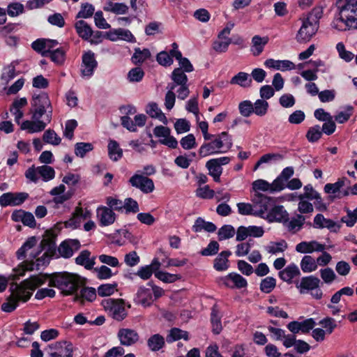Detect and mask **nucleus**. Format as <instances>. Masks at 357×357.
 <instances>
[{"label":"nucleus","instance_id":"f257e3e1","mask_svg":"<svg viewBox=\"0 0 357 357\" xmlns=\"http://www.w3.org/2000/svg\"><path fill=\"white\" fill-rule=\"evenodd\" d=\"M50 276L49 286L61 289L66 295L73 294L82 285L80 277L76 274L61 272L54 273Z\"/></svg>","mask_w":357,"mask_h":357},{"label":"nucleus","instance_id":"f03ea898","mask_svg":"<svg viewBox=\"0 0 357 357\" xmlns=\"http://www.w3.org/2000/svg\"><path fill=\"white\" fill-rule=\"evenodd\" d=\"M344 24L345 27H339L337 25L334 26L336 29L345 31L351 29H357V1L349 0L344 3V6H341L339 11V17L336 20Z\"/></svg>","mask_w":357,"mask_h":357},{"label":"nucleus","instance_id":"7ed1b4c3","mask_svg":"<svg viewBox=\"0 0 357 357\" xmlns=\"http://www.w3.org/2000/svg\"><path fill=\"white\" fill-rule=\"evenodd\" d=\"M31 107L30 112L32 114L31 119L33 120L40 119V118L46 114L47 123L51 121L52 107L47 93L41 92L40 94L33 96Z\"/></svg>","mask_w":357,"mask_h":357},{"label":"nucleus","instance_id":"20e7f679","mask_svg":"<svg viewBox=\"0 0 357 357\" xmlns=\"http://www.w3.org/2000/svg\"><path fill=\"white\" fill-rule=\"evenodd\" d=\"M12 291L11 294L8 296L6 301L1 305V309L6 312H13L18 306L19 302H26L31 296L32 293L24 290L20 285L16 284L15 291Z\"/></svg>","mask_w":357,"mask_h":357},{"label":"nucleus","instance_id":"39448f33","mask_svg":"<svg viewBox=\"0 0 357 357\" xmlns=\"http://www.w3.org/2000/svg\"><path fill=\"white\" fill-rule=\"evenodd\" d=\"M255 209V216L265 219L267 213L275 204V200L260 192L254 195L252 199Z\"/></svg>","mask_w":357,"mask_h":357},{"label":"nucleus","instance_id":"423d86ee","mask_svg":"<svg viewBox=\"0 0 357 357\" xmlns=\"http://www.w3.org/2000/svg\"><path fill=\"white\" fill-rule=\"evenodd\" d=\"M102 305L108 311L112 317L116 321H122L127 317L123 299L107 298L102 301Z\"/></svg>","mask_w":357,"mask_h":357},{"label":"nucleus","instance_id":"0eeeda50","mask_svg":"<svg viewBox=\"0 0 357 357\" xmlns=\"http://www.w3.org/2000/svg\"><path fill=\"white\" fill-rule=\"evenodd\" d=\"M319 17H320L316 16V20L314 22L310 21L309 17L303 20V24L296 37L298 43H307L315 35L319 28L318 19Z\"/></svg>","mask_w":357,"mask_h":357},{"label":"nucleus","instance_id":"6e6552de","mask_svg":"<svg viewBox=\"0 0 357 357\" xmlns=\"http://www.w3.org/2000/svg\"><path fill=\"white\" fill-rule=\"evenodd\" d=\"M57 234L54 230L47 229L45 231L43 235V238L40 243V250L33 255V257H36L43 250H45V253L49 257H54L56 255L57 248L56 245V238Z\"/></svg>","mask_w":357,"mask_h":357},{"label":"nucleus","instance_id":"1a4fd4ad","mask_svg":"<svg viewBox=\"0 0 357 357\" xmlns=\"http://www.w3.org/2000/svg\"><path fill=\"white\" fill-rule=\"evenodd\" d=\"M129 183L132 187L146 194L152 192L155 188L153 180L142 174H135L130 178Z\"/></svg>","mask_w":357,"mask_h":357},{"label":"nucleus","instance_id":"9d476101","mask_svg":"<svg viewBox=\"0 0 357 357\" xmlns=\"http://www.w3.org/2000/svg\"><path fill=\"white\" fill-rule=\"evenodd\" d=\"M98 66L93 52L89 51L82 56L81 73L82 77H91Z\"/></svg>","mask_w":357,"mask_h":357},{"label":"nucleus","instance_id":"9b49d317","mask_svg":"<svg viewBox=\"0 0 357 357\" xmlns=\"http://www.w3.org/2000/svg\"><path fill=\"white\" fill-rule=\"evenodd\" d=\"M80 246V242L77 239L65 240L61 242L57 248L59 255H56V257L61 256L65 259H68L73 256L74 250H78Z\"/></svg>","mask_w":357,"mask_h":357},{"label":"nucleus","instance_id":"f8f14e48","mask_svg":"<svg viewBox=\"0 0 357 357\" xmlns=\"http://www.w3.org/2000/svg\"><path fill=\"white\" fill-rule=\"evenodd\" d=\"M223 146V141L215 138L210 142L204 143L199 149V155L201 158H204L213 154L225 153V151H220Z\"/></svg>","mask_w":357,"mask_h":357},{"label":"nucleus","instance_id":"ddd939ff","mask_svg":"<svg viewBox=\"0 0 357 357\" xmlns=\"http://www.w3.org/2000/svg\"><path fill=\"white\" fill-rule=\"evenodd\" d=\"M268 222H278L286 223L289 220V214L282 205H274L271 208L265 218Z\"/></svg>","mask_w":357,"mask_h":357},{"label":"nucleus","instance_id":"4468645a","mask_svg":"<svg viewBox=\"0 0 357 357\" xmlns=\"http://www.w3.org/2000/svg\"><path fill=\"white\" fill-rule=\"evenodd\" d=\"M121 345L129 347L138 342L139 336L135 330L130 328H121L117 333Z\"/></svg>","mask_w":357,"mask_h":357},{"label":"nucleus","instance_id":"2eb2a0df","mask_svg":"<svg viewBox=\"0 0 357 357\" xmlns=\"http://www.w3.org/2000/svg\"><path fill=\"white\" fill-rule=\"evenodd\" d=\"M50 274H44L42 275H33L29 279H26L19 284L25 291L32 293L38 287L43 284L48 279L50 281Z\"/></svg>","mask_w":357,"mask_h":357},{"label":"nucleus","instance_id":"dca6fc26","mask_svg":"<svg viewBox=\"0 0 357 357\" xmlns=\"http://www.w3.org/2000/svg\"><path fill=\"white\" fill-rule=\"evenodd\" d=\"M51 348L56 350L50 354L51 357H73V347L70 342H56Z\"/></svg>","mask_w":357,"mask_h":357},{"label":"nucleus","instance_id":"f3484780","mask_svg":"<svg viewBox=\"0 0 357 357\" xmlns=\"http://www.w3.org/2000/svg\"><path fill=\"white\" fill-rule=\"evenodd\" d=\"M135 302L144 307H149L154 301L152 291L150 287L141 286L139 287L134 299Z\"/></svg>","mask_w":357,"mask_h":357},{"label":"nucleus","instance_id":"a211bd4d","mask_svg":"<svg viewBox=\"0 0 357 357\" xmlns=\"http://www.w3.org/2000/svg\"><path fill=\"white\" fill-rule=\"evenodd\" d=\"M97 217L101 226H108L113 224L116 220V214L109 208L100 206L97 209Z\"/></svg>","mask_w":357,"mask_h":357},{"label":"nucleus","instance_id":"6ab92c4d","mask_svg":"<svg viewBox=\"0 0 357 357\" xmlns=\"http://www.w3.org/2000/svg\"><path fill=\"white\" fill-rule=\"evenodd\" d=\"M324 250L325 245L316 241H302L296 246V251L300 253H312L314 251L322 252Z\"/></svg>","mask_w":357,"mask_h":357},{"label":"nucleus","instance_id":"aec40b11","mask_svg":"<svg viewBox=\"0 0 357 357\" xmlns=\"http://www.w3.org/2000/svg\"><path fill=\"white\" fill-rule=\"evenodd\" d=\"M185 73L181 68H176L171 75L173 82L168 84L167 89L174 90L177 86H183L188 84V79Z\"/></svg>","mask_w":357,"mask_h":357},{"label":"nucleus","instance_id":"412c9836","mask_svg":"<svg viewBox=\"0 0 357 357\" xmlns=\"http://www.w3.org/2000/svg\"><path fill=\"white\" fill-rule=\"evenodd\" d=\"M221 319L222 314L218 309V306L217 304H215L211 308V323L212 332L215 335L220 334L222 330Z\"/></svg>","mask_w":357,"mask_h":357},{"label":"nucleus","instance_id":"4be33fe9","mask_svg":"<svg viewBox=\"0 0 357 357\" xmlns=\"http://www.w3.org/2000/svg\"><path fill=\"white\" fill-rule=\"evenodd\" d=\"M46 123L40 119L29 121L26 120L21 124L20 128L24 130H27L29 133H34L41 132L45 130Z\"/></svg>","mask_w":357,"mask_h":357},{"label":"nucleus","instance_id":"5701e85b","mask_svg":"<svg viewBox=\"0 0 357 357\" xmlns=\"http://www.w3.org/2000/svg\"><path fill=\"white\" fill-rule=\"evenodd\" d=\"M320 280L313 275L306 276L302 278L299 285H297L298 288H300V292L304 293L305 290H314L319 287Z\"/></svg>","mask_w":357,"mask_h":357},{"label":"nucleus","instance_id":"b1692460","mask_svg":"<svg viewBox=\"0 0 357 357\" xmlns=\"http://www.w3.org/2000/svg\"><path fill=\"white\" fill-rule=\"evenodd\" d=\"M77 35L84 40H89L93 35L90 25L84 20H79L75 24Z\"/></svg>","mask_w":357,"mask_h":357},{"label":"nucleus","instance_id":"393cba45","mask_svg":"<svg viewBox=\"0 0 357 357\" xmlns=\"http://www.w3.org/2000/svg\"><path fill=\"white\" fill-rule=\"evenodd\" d=\"M300 274L298 266L294 264L287 266L284 269L279 272L280 279L288 283H291L292 279Z\"/></svg>","mask_w":357,"mask_h":357},{"label":"nucleus","instance_id":"a878e982","mask_svg":"<svg viewBox=\"0 0 357 357\" xmlns=\"http://www.w3.org/2000/svg\"><path fill=\"white\" fill-rule=\"evenodd\" d=\"M231 255L229 250L222 251L214 259L213 267L218 271H225L229 268L228 257Z\"/></svg>","mask_w":357,"mask_h":357},{"label":"nucleus","instance_id":"bb28decb","mask_svg":"<svg viewBox=\"0 0 357 357\" xmlns=\"http://www.w3.org/2000/svg\"><path fill=\"white\" fill-rule=\"evenodd\" d=\"M91 252L88 250H82L75 258V263L83 266L86 269L91 270L95 264V257L90 259Z\"/></svg>","mask_w":357,"mask_h":357},{"label":"nucleus","instance_id":"cd10ccee","mask_svg":"<svg viewBox=\"0 0 357 357\" xmlns=\"http://www.w3.org/2000/svg\"><path fill=\"white\" fill-rule=\"evenodd\" d=\"M217 229V227L211 222H206L201 217L197 218L192 226V230L197 233L204 230L207 232L213 233Z\"/></svg>","mask_w":357,"mask_h":357},{"label":"nucleus","instance_id":"c85d7f7f","mask_svg":"<svg viewBox=\"0 0 357 357\" xmlns=\"http://www.w3.org/2000/svg\"><path fill=\"white\" fill-rule=\"evenodd\" d=\"M66 52L63 48H56L54 50H45L42 53L44 57H50L56 64L61 65L65 61Z\"/></svg>","mask_w":357,"mask_h":357},{"label":"nucleus","instance_id":"c756f323","mask_svg":"<svg viewBox=\"0 0 357 357\" xmlns=\"http://www.w3.org/2000/svg\"><path fill=\"white\" fill-rule=\"evenodd\" d=\"M206 167L208 170V174L211 176L215 182L220 181V176L222 173V168L216 160H209L206 163Z\"/></svg>","mask_w":357,"mask_h":357},{"label":"nucleus","instance_id":"7c9ffc66","mask_svg":"<svg viewBox=\"0 0 357 357\" xmlns=\"http://www.w3.org/2000/svg\"><path fill=\"white\" fill-rule=\"evenodd\" d=\"M268 36L261 37L258 35L255 36L252 39L253 44L252 52L254 56H259L264 50V46L268 43Z\"/></svg>","mask_w":357,"mask_h":357},{"label":"nucleus","instance_id":"2f4dec72","mask_svg":"<svg viewBox=\"0 0 357 357\" xmlns=\"http://www.w3.org/2000/svg\"><path fill=\"white\" fill-rule=\"evenodd\" d=\"M151 54L149 49L141 50L139 47L135 49V52L132 56L131 61L135 65H140L146 60L151 58Z\"/></svg>","mask_w":357,"mask_h":357},{"label":"nucleus","instance_id":"473e14b6","mask_svg":"<svg viewBox=\"0 0 357 357\" xmlns=\"http://www.w3.org/2000/svg\"><path fill=\"white\" fill-rule=\"evenodd\" d=\"M229 280L233 282L234 287L238 289L246 287L248 285L247 280L240 274L236 273H231L225 277L224 284L227 287L229 286L228 282Z\"/></svg>","mask_w":357,"mask_h":357},{"label":"nucleus","instance_id":"72a5a7b5","mask_svg":"<svg viewBox=\"0 0 357 357\" xmlns=\"http://www.w3.org/2000/svg\"><path fill=\"white\" fill-rule=\"evenodd\" d=\"M108 155L113 161H118L123 156V151L119 147V143L113 139H110L108 144Z\"/></svg>","mask_w":357,"mask_h":357},{"label":"nucleus","instance_id":"f704fd0d","mask_svg":"<svg viewBox=\"0 0 357 357\" xmlns=\"http://www.w3.org/2000/svg\"><path fill=\"white\" fill-rule=\"evenodd\" d=\"M165 344L164 337L160 334L151 335L147 340V345L152 351H158Z\"/></svg>","mask_w":357,"mask_h":357},{"label":"nucleus","instance_id":"c9c22d12","mask_svg":"<svg viewBox=\"0 0 357 357\" xmlns=\"http://www.w3.org/2000/svg\"><path fill=\"white\" fill-rule=\"evenodd\" d=\"M251 83L252 79L250 78V75L245 72H239L230 80L231 84H237L241 87L250 86Z\"/></svg>","mask_w":357,"mask_h":357},{"label":"nucleus","instance_id":"e433bc0d","mask_svg":"<svg viewBox=\"0 0 357 357\" xmlns=\"http://www.w3.org/2000/svg\"><path fill=\"white\" fill-rule=\"evenodd\" d=\"M301 268L304 273H310L317 268L316 260L310 255H305L301 261Z\"/></svg>","mask_w":357,"mask_h":357},{"label":"nucleus","instance_id":"4c0bfd02","mask_svg":"<svg viewBox=\"0 0 357 357\" xmlns=\"http://www.w3.org/2000/svg\"><path fill=\"white\" fill-rule=\"evenodd\" d=\"M347 178L346 177H343L339 178L337 182L334 183H327L325 185L324 190V192L327 194H335L337 192H340V189L344 185L345 181Z\"/></svg>","mask_w":357,"mask_h":357},{"label":"nucleus","instance_id":"58836bf2","mask_svg":"<svg viewBox=\"0 0 357 357\" xmlns=\"http://www.w3.org/2000/svg\"><path fill=\"white\" fill-rule=\"evenodd\" d=\"M93 149V145L89 142H77L75 145V153L80 158H84L88 152Z\"/></svg>","mask_w":357,"mask_h":357},{"label":"nucleus","instance_id":"ea45409f","mask_svg":"<svg viewBox=\"0 0 357 357\" xmlns=\"http://www.w3.org/2000/svg\"><path fill=\"white\" fill-rule=\"evenodd\" d=\"M268 102L266 100L258 99L253 104V113L259 116L266 114L268 109Z\"/></svg>","mask_w":357,"mask_h":357},{"label":"nucleus","instance_id":"a19ab883","mask_svg":"<svg viewBox=\"0 0 357 357\" xmlns=\"http://www.w3.org/2000/svg\"><path fill=\"white\" fill-rule=\"evenodd\" d=\"M235 234V229L230 225H225L220 227L218 232V237L220 241L230 238Z\"/></svg>","mask_w":357,"mask_h":357},{"label":"nucleus","instance_id":"79ce46f5","mask_svg":"<svg viewBox=\"0 0 357 357\" xmlns=\"http://www.w3.org/2000/svg\"><path fill=\"white\" fill-rule=\"evenodd\" d=\"M322 136V131L319 125L310 127L306 133V138L311 143L317 142Z\"/></svg>","mask_w":357,"mask_h":357},{"label":"nucleus","instance_id":"37998d69","mask_svg":"<svg viewBox=\"0 0 357 357\" xmlns=\"http://www.w3.org/2000/svg\"><path fill=\"white\" fill-rule=\"evenodd\" d=\"M79 298L91 302L96 298V291L93 287H84L80 291V295L76 294L75 300L77 301Z\"/></svg>","mask_w":357,"mask_h":357},{"label":"nucleus","instance_id":"c03bdc74","mask_svg":"<svg viewBox=\"0 0 357 357\" xmlns=\"http://www.w3.org/2000/svg\"><path fill=\"white\" fill-rule=\"evenodd\" d=\"M305 218L303 215L298 214L296 218H293L290 221L288 220L287 224V227L289 231H293L297 227V230H299L302 228L303 225L305 223Z\"/></svg>","mask_w":357,"mask_h":357},{"label":"nucleus","instance_id":"a18cd8bd","mask_svg":"<svg viewBox=\"0 0 357 357\" xmlns=\"http://www.w3.org/2000/svg\"><path fill=\"white\" fill-rule=\"evenodd\" d=\"M155 276L160 280L166 283H172L181 278V275L172 274L164 271L155 272Z\"/></svg>","mask_w":357,"mask_h":357},{"label":"nucleus","instance_id":"49530a36","mask_svg":"<svg viewBox=\"0 0 357 357\" xmlns=\"http://www.w3.org/2000/svg\"><path fill=\"white\" fill-rule=\"evenodd\" d=\"M37 172L45 181L53 179L55 176V171L54 168L48 165L38 167L37 168Z\"/></svg>","mask_w":357,"mask_h":357},{"label":"nucleus","instance_id":"de8ad7c7","mask_svg":"<svg viewBox=\"0 0 357 357\" xmlns=\"http://www.w3.org/2000/svg\"><path fill=\"white\" fill-rule=\"evenodd\" d=\"M43 139L45 143L52 145H59L61 141V139L57 135L55 131L51 129L45 131Z\"/></svg>","mask_w":357,"mask_h":357},{"label":"nucleus","instance_id":"09e8293b","mask_svg":"<svg viewBox=\"0 0 357 357\" xmlns=\"http://www.w3.org/2000/svg\"><path fill=\"white\" fill-rule=\"evenodd\" d=\"M123 209L126 214L139 212V207L137 202L131 197L125 199L123 202Z\"/></svg>","mask_w":357,"mask_h":357},{"label":"nucleus","instance_id":"8fccbe9b","mask_svg":"<svg viewBox=\"0 0 357 357\" xmlns=\"http://www.w3.org/2000/svg\"><path fill=\"white\" fill-rule=\"evenodd\" d=\"M95 8L93 6L89 3H82L81 9L76 15V18H89L94 13Z\"/></svg>","mask_w":357,"mask_h":357},{"label":"nucleus","instance_id":"3c124183","mask_svg":"<svg viewBox=\"0 0 357 357\" xmlns=\"http://www.w3.org/2000/svg\"><path fill=\"white\" fill-rule=\"evenodd\" d=\"M109 6H111L110 8L105 7L104 10L117 15L126 14L128 11V6L123 3H112L110 1Z\"/></svg>","mask_w":357,"mask_h":357},{"label":"nucleus","instance_id":"603ef678","mask_svg":"<svg viewBox=\"0 0 357 357\" xmlns=\"http://www.w3.org/2000/svg\"><path fill=\"white\" fill-rule=\"evenodd\" d=\"M276 280L273 277H266L263 279L260 284V290L262 292L268 294L275 287Z\"/></svg>","mask_w":357,"mask_h":357},{"label":"nucleus","instance_id":"864d4df0","mask_svg":"<svg viewBox=\"0 0 357 357\" xmlns=\"http://www.w3.org/2000/svg\"><path fill=\"white\" fill-rule=\"evenodd\" d=\"M144 76V72L140 67L132 68L128 73V79L130 82H139Z\"/></svg>","mask_w":357,"mask_h":357},{"label":"nucleus","instance_id":"5fc2aeb1","mask_svg":"<svg viewBox=\"0 0 357 357\" xmlns=\"http://www.w3.org/2000/svg\"><path fill=\"white\" fill-rule=\"evenodd\" d=\"M117 284L116 282L113 284H101L98 288V294L100 296H109L114 294Z\"/></svg>","mask_w":357,"mask_h":357},{"label":"nucleus","instance_id":"6e6d98bb","mask_svg":"<svg viewBox=\"0 0 357 357\" xmlns=\"http://www.w3.org/2000/svg\"><path fill=\"white\" fill-rule=\"evenodd\" d=\"M240 114L244 117H248L253 113V104L250 100H244L239 103Z\"/></svg>","mask_w":357,"mask_h":357},{"label":"nucleus","instance_id":"4d7b16f0","mask_svg":"<svg viewBox=\"0 0 357 357\" xmlns=\"http://www.w3.org/2000/svg\"><path fill=\"white\" fill-rule=\"evenodd\" d=\"M220 245L215 241H211L206 248L200 251L202 256H213L219 251Z\"/></svg>","mask_w":357,"mask_h":357},{"label":"nucleus","instance_id":"13d9d810","mask_svg":"<svg viewBox=\"0 0 357 357\" xmlns=\"http://www.w3.org/2000/svg\"><path fill=\"white\" fill-rule=\"evenodd\" d=\"M305 192L299 195V199H303L306 198L309 200H313L314 199H319V193L314 190L313 187L308 184L304 187Z\"/></svg>","mask_w":357,"mask_h":357},{"label":"nucleus","instance_id":"bf43d9fd","mask_svg":"<svg viewBox=\"0 0 357 357\" xmlns=\"http://www.w3.org/2000/svg\"><path fill=\"white\" fill-rule=\"evenodd\" d=\"M15 77V66L13 63L4 68L3 72L1 76V80L8 83Z\"/></svg>","mask_w":357,"mask_h":357},{"label":"nucleus","instance_id":"052dcab7","mask_svg":"<svg viewBox=\"0 0 357 357\" xmlns=\"http://www.w3.org/2000/svg\"><path fill=\"white\" fill-rule=\"evenodd\" d=\"M354 107L348 105L346 107V111L340 112L334 116V119L339 123H344L347 121L353 113Z\"/></svg>","mask_w":357,"mask_h":357},{"label":"nucleus","instance_id":"680f3d73","mask_svg":"<svg viewBox=\"0 0 357 357\" xmlns=\"http://www.w3.org/2000/svg\"><path fill=\"white\" fill-rule=\"evenodd\" d=\"M231 43V38H227L224 41L215 40L213 43L212 47L216 52L222 53L228 50V47Z\"/></svg>","mask_w":357,"mask_h":357},{"label":"nucleus","instance_id":"e2e57ef3","mask_svg":"<svg viewBox=\"0 0 357 357\" xmlns=\"http://www.w3.org/2000/svg\"><path fill=\"white\" fill-rule=\"evenodd\" d=\"M156 61L162 66H169L173 63V59L166 51L159 52L156 56Z\"/></svg>","mask_w":357,"mask_h":357},{"label":"nucleus","instance_id":"0e129e2a","mask_svg":"<svg viewBox=\"0 0 357 357\" xmlns=\"http://www.w3.org/2000/svg\"><path fill=\"white\" fill-rule=\"evenodd\" d=\"M181 145L183 149L189 150L196 146V139L193 134H188L183 137L180 141Z\"/></svg>","mask_w":357,"mask_h":357},{"label":"nucleus","instance_id":"69168bd1","mask_svg":"<svg viewBox=\"0 0 357 357\" xmlns=\"http://www.w3.org/2000/svg\"><path fill=\"white\" fill-rule=\"evenodd\" d=\"M320 275L324 282L326 284H331L335 278L336 275L331 268H326L320 270Z\"/></svg>","mask_w":357,"mask_h":357},{"label":"nucleus","instance_id":"338daca9","mask_svg":"<svg viewBox=\"0 0 357 357\" xmlns=\"http://www.w3.org/2000/svg\"><path fill=\"white\" fill-rule=\"evenodd\" d=\"M77 126V122L76 120L71 119L68 120L66 123L65 130L63 132L64 136L72 139L74 136V130Z\"/></svg>","mask_w":357,"mask_h":357},{"label":"nucleus","instance_id":"774afa93","mask_svg":"<svg viewBox=\"0 0 357 357\" xmlns=\"http://www.w3.org/2000/svg\"><path fill=\"white\" fill-rule=\"evenodd\" d=\"M7 12L8 15L11 17L17 16L24 13V6L18 2L11 3L8 6Z\"/></svg>","mask_w":357,"mask_h":357}]
</instances>
